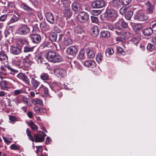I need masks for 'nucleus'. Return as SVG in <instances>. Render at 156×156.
Instances as JSON below:
<instances>
[{
	"label": "nucleus",
	"mask_w": 156,
	"mask_h": 156,
	"mask_svg": "<svg viewBox=\"0 0 156 156\" xmlns=\"http://www.w3.org/2000/svg\"><path fill=\"white\" fill-rule=\"evenodd\" d=\"M64 13L65 16L70 18L72 14V11L70 9V7L69 8H66L63 9Z\"/></svg>",
	"instance_id": "obj_27"
},
{
	"label": "nucleus",
	"mask_w": 156,
	"mask_h": 156,
	"mask_svg": "<svg viewBox=\"0 0 156 156\" xmlns=\"http://www.w3.org/2000/svg\"><path fill=\"white\" fill-rule=\"evenodd\" d=\"M115 32L117 35L121 36L124 40L128 39L130 37V33L128 31L126 30L121 31H115Z\"/></svg>",
	"instance_id": "obj_7"
},
{
	"label": "nucleus",
	"mask_w": 156,
	"mask_h": 156,
	"mask_svg": "<svg viewBox=\"0 0 156 156\" xmlns=\"http://www.w3.org/2000/svg\"><path fill=\"white\" fill-rule=\"evenodd\" d=\"M66 51L68 55L74 56L77 52V50L76 47L72 46L67 48Z\"/></svg>",
	"instance_id": "obj_8"
},
{
	"label": "nucleus",
	"mask_w": 156,
	"mask_h": 156,
	"mask_svg": "<svg viewBox=\"0 0 156 156\" xmlns=\"http://www.w3.org/2000/svg\"><path fill=\"white\" fill-rule=\"evenodd\" d=\"M140 37L139 36H133L131 39V42L134 44H136L139 43Z\"/></svg>",
	"instance_id": "obj_32"
},
{
	"label": "nucleus",
	"mask_w": 156,
	"mask_h": 156,
	"mask_svg": "<svg viewBox=\"0 0 156 156\" xmlns=\"http://www.w3.org/2000/svg\"><path fill=\"white\" fill-rule=\"evenodd\" d=\"M74 32L78 34H81L83 31L82 29L80 27H75L74 29Z\"/></svg>",
	"instance_id": "obj_47"
},
{
	"label": "nucleus",
	"mask_w": 156,
	"mask_h": 156,
	"mask_svg": "<svg viewBox=\"0 0 156 156\" xmlns=\"http://www.w3.org/2000/svg\"><path fill=\"white\" fill-rule=\"evenodd\" d=\"M20 7L23 9L27 11L35 12L34 10L31 8L24 3H22L20 5Z\"/></svg>",
	"instance_id": "obj_22"
},
{
	"label": "nucleus",
	"mask_w": 156,
	"mask_h": 156,
	"mask_svg": "<svg viewBox=\"0 0 156 156\" xmlns=\"http://www.w3.org/2000/svg\"><path fill=\"white\" fill-rule=\"evenodd\" d=\"M70 63L71 66H75L77 65V62L76 60H74L73 59H72L71 60Z\"/></svg>",
	"instance_id": "obj_58"
},
{
	"label": "nucleus",
	"mask_w": 156,
	"mask_h": 156,
	"mask_svg": "<svg viewBox=\"0 0 156 156\" xmlns=\"http://www.w3.org/2000/svg\"><path fill=\"white\" fill-rule=\"evenodd\" d=\"M117 51L118 53L119 54V55H124L125 54V52L120 47H117Z\"/></svg>",
	"instance_id": "obj_49"
},
{
	"label": "nucleus",
	"mask_w": 156,
	"mask_h": 156,
	"mask_svg": "<svg viewBox=\"0 0 156 156\" xmlns=\"http://www.w3.org/2000/svg\"><path fill=\"white\" fill-rule=\"evenodd\" d=\"M110 6L115 9H118L121 6V3L120 0H113L109 3Z\"/></svg>",
	"instance_id": "obj_9"
},
{
	"label": "nucleus",
	"mask_w": 156,
	"mask_h": 156,
	"mask_svg": "<svg viewBox=\"0 0 156 156\" xmlns=\"http://www.w3.org/2000/svg\"><path fill=\"white\" fill-rule=\"evenodd\" d=\"M126 11V9L125 7H122L120 10V13L123 14Z\"/></svg>",
	"instance_id": "obj_59"
},
{
	"label": "nucleus",
	"mask_w": 156,
	"mask_h": 156,
	"mask_svg": "<svg viewBox=\"0 0 156 156\" xmlns=\"http://www.w3.org/2000/svg\"><path fill=\"white\" fill-rule=\"evenodd\" d=\"M30 28L25 25L20 27L17 30L18 33L20 35H25L29 33Z\"/></svg>",
	"instance_id": "obj_4"
},
{
	"label": "nucleus",
	"mask_w": 156,
	"mask_h": 156,
	"mask_svg": "<svg viewBox=\"0 0 156 156\" xmlns=\"http://www.w3.org/2000/svg\"><path fill=\"white\" fill-rule=\"evenodd\" d=\"M28 125L31 127L33 130H37L38 129L37 126L34 122H31V123H29Z\"/></svg>",
	"instance_id": "obj_48"
},
{
	"label": "nucleus",
	"mask_w": 156,
	"mask_h": 156,
	"mask_svg": "<svg viewBox=\"0 0 156 156\" xmlns=\"http://www.w3.org/2000/svg\"><path fill=\"white\" fill-rule=\"evenodd\" d=\"M32 103L34 105L39 104L41 106L43 105L42 101V100L38 98H35L33 99L31 101Z\"/></svg>",
	"instance_id": "obj_30"
},
{
	"label": "nucleus",
	"mask_w": 156,
	"mask_h": 156,
	"mask_svg": "<svg viewBox=\"0 0 156 156\" xmlns=\"http://www.w3.org/2000/svg\"><path fill=\"white\" fill-rule=\"evenodd\" d=\"M7 75V73H3L2 72H0V78L1 79H4L5 78L4 76H5Z\"/></svg>",
	"instance_id": "obj_62"
},
{
	"label": "nucleus",
	"mask_w": 156,
	"mask_h": 156,
	"mask_svg": "<svg viewBox=\"0 0 156 156\" xmlns=\"http://www.w3.org/2000/svg\"><path fill=\"white\" fill-rule=\"evenodd\" d=\"M56 54L55 51H50L46 53L45 56L48 60L51 62Z\"/></svg>",
	"instance_id": "obj_14"
},
{
	"label": "nucleus",
	"mask_w": 156,
	"mask_h": 156,
	"mask_svg": "<svg viewBox=\"0 0 156 156\" xmlns=\"http://www.w3.org/2000/svg\"><path fill=\"white\" fill-rule=\"evenodd\" d=\"M5 66L11 71V73L13 75L15 73H17L18 72V71L17 70H15L9 66L8 65V64H5Z\"/></svg>",
	"instance_id": "obj_38"
},
{
	"label": "nucleus",
	"mask_w": 156,
	"mask_h": 156,
	"mask_svg": "<svg viewBox=\"0 0 156 156\" xmlns=\"http://www.w3.org/2000/svg\"><path fill=\"white\" fill-rule=\"evenodd\" d=\"M115 29H117V31H121L122 29L121 25L120 20H119L118 21L115 23L114 24Z\"/></svg>",
	"instance_id": "obj_36"
},
{
	"label": "nucleus",
	"mask_w": 156,
	"mask_h": 156,
	"mask_svg": "<svg viewBox=\"0 0 156 156\" xmlns=\"http://www.w3.org/2000/svg\"><path fill=\"white\" fill-rule=\"evenodd\" d=\"M36 59L38 63L42 64L43 59L40 55H37L36 56Z\"/></svg>",
	"instance_id": "obj_45"
},
{
	"label": "nucleus",
	"mask_w": 156,
	"mask_h": 156,
	"mask_svg": "<svg viewBox=\"0 0 156 156\" xmlns=\"http://www.w3.org/2000/svg\"><path fill=\"white\" fill-rule=\"evenodd\" d=\"M96 59L98 63L101 62L102 59V56L101 53H98L96 55Z\"/></svg>",
	"instance_id": "obj_43"
},
{
	"label": "nucleus",
	"mask_w": 156,
	"mask_h": 156,
	"mask_svg": "<svg viewBox=\"0 0 156 156\" xmlns=\"http://www.w3.org/2000/svg\"><path fill=\"white\" fill-rule=\"evenodd\" d=\"M114 51L112 48H108L106 50L105 54L107 56L109 57L110 55H112L114 53Z\"/></svg>",
	"instance_id": "obj_37"
},
{
	"label": "nucleus",
	"mask_w": 156,
	"mask_h": 156,
	"mask_svg": "<svg viewBox=\"0 0 156 156\" xmlns=\"http://www.w3.org/2000/svg\"><path fill=\"white\" fill-rule=\"evenodd\" d=\"M34 47H30V46H26L24 47L23 51L25 52H32L34 50Z\"/></svg>",
	"instance_id": "obj_35"
},
{
	"label": "nucleus",
	"mask_w": 156,
	"mask_h": 156,
	"mask_svg": "<svg viewBox=\"0 0 156 156\" xmlns=\"http://www.w3.org/2000/svg\"><path fill=\"white\" fill-rule=\"evenodd\" d=\"M87 54L89 58H92L95 56V54L93 50L88 49L87 50Z\"/></svg>",
	"instance_id": "obj_29"
},
{
	"label": "nucleus",
	"mask_w": 156,
	"mask_h": 156,
	"mask_svg": "<svg viewBox=\"0 0 156 156\" xmlns=\"http://www.w3.org/2000/svg\"><path fill=\"white\" fill-rule=\"evenodd\" d=\"M78 18L79 21L80 22H86L88 19L89 15L87 13L83 11H82L79 13Z\"/></svg>",
	"instance_id": "obj_2"
},
{
	"label": "nucleus",
	"mask_w": 156,
	"mask_h": 156,
	"mask_svg": "<svg viewBox=\"0 0 156 156\" xmlns=\"http://www.w3.org/2000/svg\"><path fill=\"white\" fill-rule=\"evenodd\" d=\"M34 141L37 142H42L44 141V138L40 134H35L34 136Z\"/></svg>",
	"instance_id": "obj_16"
},
{
	"label": "nucleus",
	"mask_w": 156,
	"mask_h": 156,
	"mask_svg": "<svg viewBox=\"0 0 156 156\" xmlns=\"http://www.w3.org/2000/svg\"><path fill=\"white\" fill-rule=\"evenodd\" d=\"M21 61L19 59L17 60V61H13V63L15 64L16 66L19 67H21L22 66V65H21Z\"/></svg>",
	"instance_id": "obj_55"
},
{
	"label": "nucleus",
	"mask_w": 156,
	"mask_h": 156,
	"mask_svg": "<svg viewBox=\"0 0 156 156\" xmlns=\"http://www.w3.org/2000/svg\"><path fill=\"white\" fill-rule=\"evenodd\" d=\"M9 119L12 122H15L17 121L16 118L13 115H10L9 117Z\"/></svg>",
	"instance_id": "obj_61"
},
{
	"label": "nucleus",
	"mask_w": 156,
	"mask_h": 156,
	"mask_svg": "<svg viewBox=\"0 0 156 156\" xmlns=\"http://www.w3.org/2000/svg\"><path fill=\"white\" fill-rule=\"evenodd\" d=\"M58 35L55 32H52L49 35L50 40L52 41H56L57 40Z\"/></svg>",
	"instance_id": "obj_28"
},
{
	"label": "nucleus",
	"mask_w": 156,
	"mask_h": 156,
	"mask_svg": "<svg viewBox=\"0 0 156 156\" xmlns=\"http://www.w3.org/2000/svg\"><path fill=\"white\" fill-rule=\"evenodd\" d=\"M19 41L23 45H28L29 44L27 41L24 38L19 39Z\"/></svg>",
	"instance_id": "obj_46"
},
{
	"label": "nucleus",
	"mask_w": 156,
	"mask_h": 156,
	"mask_svg": "<svg viewBox=\"0 0 156 156\" xmlns=\"http://www.w3.org/2000/svg\"><path fill=\"white\" fill-rule=\"evenodd\" d=\"M85 57V51L83 49H81L80 51L78 58L80 59H83Z\"/></svg>",
	"instance_id": "obj_40"
},
{
	"label": "nucleus",
	"mask_w": 156,
	"mask_h": 156,
	"mask_svg": "<svg viewBox=\"0 0 156 156\" xmlns=\"http://www.w3.org/2000/svg\"><path fill=\"white\" fill-rule=\"evenodd\" d=\"M94 15L98 16L101 13V11L100 10H94L93 11Z\"/></svg>",
	"instance_id": "obj_60"
},
{
	"label": "nucleus",
	"mask_w": 156,
	"mask_h": 156,
	"mask_svg": "<svg viewBox=\"0 0 156 156\" xmlns=\"http://www.w3.org/2000/svg\"><path fill=\"white\" fill-rule=\"evenodd\" d=\"M26 132L27 135L29 137V139L32 141H34V139L31 136L30 131L28 128L26 130Z\"/></svg>",
	"instance_id": "obj_50"
},
{
	"label": "nucleus",
	"mask_w": 156,
	"mask_h": 156,
	"mask_svg": "<svg viewBox=\"0 0 156 156\" xmlns=\"http://www.w3.org/2000/svg\"><path fill=\"white\" fill-rule=\"evenodd\" d=\"M105 5L104 0H96L92 2V6L94 8H101L103 7Z\"/></svg>",
	"instance_id": "obj_3"
},
{
	"label": "nucleus",
	"mask_w": 156,
	"mask_h": 156,
	"mask_svg": "<svg viewBox=\"0 0 156 156\" xmlns=\"http://www.w3.org/2000/svg\"><path fill=\"white\" fill-rule=\"evenodd\" d=\"M153 30L151 28H147L144 29L142 31L143 34L146 36L151 35L153 33Z\"/></svg>",
	"instance_id": "obj_21"
},
{
	"label": "nucleus",
	"mask_w": 156,
	"mask_h": 156,
	"mask_svg": "<svg viewBox=\"0 0 156 156\" xmlns=\"http://www.w3.org/2000/svg\"><path fill=\"white\" fill-rule=\"evenodd\" d=\"M133 15V12L132 11H129L126 12L125 14L126 18L128 20H130Z\"/></svg>",
	"instance_id": "obj_41"
},
{
	"label": "nucleus",
	"mask_w": 156,
	"mask_h": 156,
	"mask_svg": "<svg viewBox=\"0 0 156 156\" xmlns=\"http://www.w3.org/2000/svg\"><path fill=\"white\" fill-rule=\"evenodd\" d=\"M84 65L90 68H93L96 66L95 62L91 60L86 61L84 63Z\"/></svg>",
	"instance_id": "obj_19"
},
{
	"label": "nucleus",
	"mask_w": 156,
	"mask_h": 156,
	"mask_svg": "<svg viewBox=\"0 0 156 156\" xmlns=\"http://www.w3.org/2000/svg\"><path fill=\"white\" fill-rule=\"evenodd\" d=\"M72 7V9L75 12L80 11L81 9L80 4L76 2H74L73 3Z\"/></svg>",
	"instance_id": "obj_18"
},
{
	"label": "nucleus",
	"mask_w": 156,
	"mask_h": 156,
	"mask_svg": "<svg viewBox=\"0 0 156 156\" xmlns=\"http://www.w3.org/2000/svg\"><path fill=\"white\" fill-rule=\"evenodd\" d=\"M151 42L154 45H156V36H153L152 37Z\"/></svg>",
	"instance_id": "obj_63"
},
{
	"label": "nucleus",
	"mask_w": 156,
	"mask_h": 156,
	"mask_svg": "<svg viewBox=\"0 0 156 156\" xmlns=\"http://www.w3.org/2000/svg\"><path fill=\"white\" fill-rule=\"evenodd\" d=\"M61 3L62 5L63 9L69 8L70 7V4L67 0H61Z\"/></svg>",
	"instance_id": "obj_26"
},
{
	"label": "nucleus",
	"mask_w": 156,
	"mask_h": 156,
	"mask_svg": "<svg viewBox=\"0 0 156 156\" xmlns=\"http://www.w3.org/2000/svg\"><path fill=\"white\" fill-rule=\"evenodd\" d=\"M108 29L111 30H112L115 29L114 27L112 24L108 23L107 25Z\"/></svg>",
	"instance_id": "obj_64"
},
{
	"label": "nucleus",
	"mask_w": 156,
	"mask_h": 156,
	"mask_svg": "<svg viewBox=\"0 0 156 156\" xmlns=\"http://www.w3.org/2000/svg\"><path fill=\"white\" fill-rule=\"evenodd\" d=\"M155 48L154 44H148L147 46V49L148 50L152 51Z\"/></svg>",
	"instance_id": "obj_51"
},
{
	"label": "nucleus",
	"mask_w": 156,
	"mask_h": 156,
	"mask_svg": "<svg viewBox=\"0 0 156 156\" xmlns=\"http://www.w3.org/2000/svg\"><path fill=\"white\" fill-rule=\"evenodd\" d=\"M119 20L122 28H126L128 27L127 23H126L122 19H120Z\"/></svg>",
	"instance_id": "obj_42"
},
{
	"label": "nucleus",
	"mask_w": 156,
	"mask_h": 156,
	"mask_svg": "<svg viewBox=\"0 0 156 156\" xmlns=\"http://www.w3.org/2000/svg\"><path fill=\"white\" fill-rule=\"evenodd\" d=\"M52 60L53 61H51V62L54 63L59 62H62L63 61V59L60 55L56 54Z\"/></svg>",
	"instance_id": "obj_25"
},
{
	"label": "nucleus",
	"mask_w": 156,
	"mask_h": 156,
	"mask_svg": "<svg viewBox=\"0 0 156 156\" xmlns=\"http://www.w3.org/2000/svg\"><path fill=\"white\" fill-rule=\"evenodd\" d=\"M134 28L136 30H142L143 28V27L141 24H136L135 25Z\"/></svg>",
	"instance_id": "obj_52"
},
{
	"label": "nucleus",
	"mask_w": 156,
	"mask_h": 156,
	"mask_svg": "<svg viewBox=\"0 0 156 156\" xmlns=\"http://www.w3.org/2000/svg\"><path fill=\"white\" fill-rule=\"evenodd\" d=\"M7 85V82L6 81H2L0 83V86L3 90H6L8 88Z\"/></svg>",
	"instance_id": "obj_34"
},
{
	"label": "nucleus",
	"mask_w": 156,
	"mask_h": 156,
	"mask_svg": "<svg viewBox=\"0 0 156 156\" xmlns=\"http://www.w3.org/2000/svg\"><path fill=\"white\" fill-rule=\"evenodd\" d=\"M132 0H122L121 2V4L126 5L130 3Z\"/></svg>",
	"instance_id": "obj_53"
},
{
	"label": "nucleus",
	"mask_w": 156,
	"mask_h": 156,
	"mask_svg": "<svg viewBox=\"0 0 156 156\" xmlns=\"http://www.w3.org/2000/svg\"><path fill=\"white\" fill-rule=\"evenodd\" d=\"M107 17L111 21H114L117 17V11L113 9H110L107 12Z\"/></svg>",
	"instance_id": "obj_1"
},
{
	"label": "nucleus",
	"mask_w": 156,
	"mask_h": 156,
	"mask_svg": "<svg viewBox=\"0 0 156 156\" xmlns=\"http://www.w3.org/2000/svg\"><path fill=\"white\" fill-rule=\"evenodd\" d=\"M147 8L146 12L148 14H152L154 13V6L149 1L145 3Z\"/></svg>",
	"instance_id": "obj_13"
},
{
	"label": "nucleus",
	"mask_w": 156,
	"mask_h": 156,
	"mask_svg": "<svg viewBox=\"0 0 156 156\" xmlns=\"http://www.w3.org/2000/svg\"><path fill=\"white\" fill-rule=\"evenodd\" d=\"M40 27L42 30H47L46 23L44 21H42L41 23Z\"/></svg>",
	"instance_id": "obj_39"
},
{
	"label": "nucleus",
	"mask_w": 156,
	"mask_h": 156,
	"mask_svg": "<svg viewBox=\"0 0 156 156\" xmlns=\"http://www.w3.org/2000/svg\"><path fill=\"white\" fill-rule=\"evenodd\" d=\"M19 20V18L15 16H12L10 20L8 22V25H9L11 23L17 21Z\"/></svg>",
	"instance_id": "obj_31"
},
{
	"label": "nucleus",
	"mask_w": 156,
	"mask_h": 156,
	"mask_svg": "<svg viewBox=\"0 0 156 156\" xmlns=\"http://www.w3.org/2000/svg\"><path fill=\"white\" fill-rule=\"evenodd\" d=\"M45 16L47 20L49 23L53 24L54 23V18L52 13L50 12H47L45 14Z\"/></svg>",
	"instance_id": "obj_17"
},
{
	"label": "nucleus",
	"mask_w": 156,
	"mask_h": 156,
	"mask_svg": "<svg viewBox=\"0 0 156 156\" xmlns=\"http://www.w3.org/2000/svg\"><path fill=\"white\" fill-rule=\"evenodd\" d=\"M43 108L41 107H39L37 106H35L34 108V110L37 113H40L41 111H43Z\"/></svg>",
	"instance_id": "obj_54"
},
{
	"label": "nucleus",
	"mask_w": 156,
	"mask_h": 156,
	"mask_svg": "<svg viewBox=\"0 0 156 156\" xmlns=\"http://www.w3.org/2000/svg\"><path fill=\"white\" fill-rule=\"evenodd\" d=\"M17 77L19 79L22 80L27 85H30V80L24 73H20L17 75Z\"/></svg>",
	"instance_id": "obj_5"
},
{
	"label": "nucleus",
	"mask_w": 156,
	"mask_h": 156,
	"mask_svg": "<svg viewBox=\"0 0 156 156\" xmlns=\"http://www.w3.org/2000/svg\"><path fill=\"white\" fill-rule=\"evenodd\" d=\"M40 77L44 80H47L49 78V76L47 73H42L41 74Z\"/></svg>",
	"instance_id": "obj_44"
},
{
	"label": "nucleus",
	"mask_w": 156,
	"mask_h": 156,
	"mask_svg": "<svg viewBox=\"0 0 156 156\" xmlns=\"http://www.w3.org/2000/svg\"><path fill=\"white\" fill-rule=\"evenodd\" d=\"M31 87L34 89H35L40 87L41 83L35 79L34 77H32L31 80Z\"/></svg>",
	"instance_id": "obj_11"
},
{
	"label": "nucleus",
	"mask_w": 156,
	"mask_h": 156,
	"mask_svg": "<svg viewBox=\"0 0 156 156\" xmlns=\"http://www.w3.org/2000/svg\"><path fill=\"white\" fill-rule=\"evenodd\" d=\"M134 19L139 21H143L147 20L148 17L143 13L138 12L135 15Z\"/></svg>",
	"instance_id": "obj_12"
},
{
	"label": "nucleus",
	"mask_w": 156,
	"mask_h": 156,
	"mask_svg": "<svg viewBox=\"0 0 156 156\" xmlns=\"http://www.w3.org/2000/svg\"><path fill=\"white\" fill-rule=\"evenodd\" d=\"M54 72L58 77H63L65 76L66 75V72L64 69L58 68L55 69L54 70Z\"/></svg>",
	"instance_id": "obj_10"
},
{
	"label": "nucleus",
	"mask_w": 156,
	"mask_h": 156,
	"mask_svg": "<svg viewBox=\"0 0 156 156\" xmlns=\"http://www.w3.org/2000/svg\"><path fill=\"white\" fill-rule=\"evenodd\" d=\"M8 57L3 52H0V62L5 65L8 64Z\"/></svg>",
	"instance_id": "obj_15"
},
{
	"label": "nucleus",
	"mask_w": 156,
	"mask_h": 156,
	"mask_svg": "<svg viewBox=\"0 0 156 156\" xmlns=\"http://www.w3.org/2000/svg\"><path fill=\"white\" fill-rule=\"evenodd\" d=\"M19 146L18 145L12 144L10 146L11 149L13 150H17L19 148Z\"/></svg>",
	"instance_id": "obj_57"
},
{
	"label": "nucleus",
	"mask_w": 156,
	"mask_h": 156,
	"mask_svg": "<svg viewBox=\"0 0 156 156\" xmlns=\"http://www.w3.org/2000/svg\"><path fill=\"white\" fill-rule=\"evenodd\" d=\"M30 37L32 42L35 44H39L41 40L40 35L37 34H31L30 35Z\"/></svg>",
	"instance_id": "obj_6"
},
{
	"label": "nucleus",
	"mask_w": 156,
	"mask_h": 156,
	"mask_svg": "<svg viewBox=\"0 0 156 156\" xmlns=\"http://www.w3.org/2000/svg\"><path fill=\"white\" fill-rule=\"evenodd\" d=\"M21 49L15 47H11L10 48V52L14 55H18L21 52Z\"/></svg>",
	"instance_id": "obj_23"
},
{
	"label": "nucleus",
	"mask_w": 156,
	"mask_h": 156,
	"mask_svg": "<svg viewBox=\"0 0 156 156\" xmlns=\"http://www.w3.org/2000/svg\"><path fill=\"white\" fill-rule=\"evenodd\" d=\"M90 33L93 37L97 36L99 34V30L98 27L94 26L91 29Z\"/></svg>",
	"instance_id": "obj_20"
},
{
	"label": "nucleus",
	"mask_w": 156,
	"mask_h": 156,
	"mask_svg": "<svg viewBox=\"0 0 156 156\" xmlns=\"http://www.w3.org/2000/svg\"><path fill=\"white\" fill-rule=\"evenodd\" d=\"M110 32L106 30H102L100 33V37L105 38H108L110 37Z\"/></svg>",
	"instance_id": "obj_24"
},
{
	"label": "nucleus",
	"mask_w": 156,
	"mask_h": 156,
	"mask_svg": "<svg viewBox=\"0 0 156 156\" xmlns=\"http://www.w3.org/2000/svg\"><path fill=\"white\" fill-rule=\"evenodd\" d=\"M73 43L72 41L67 37H65L64 41V44L66 46L71 45Z\"/></svg>",
	"instance_id": "obj_33"
},
{
	"label": "nucleus",
	"mask_w": 156,
	"mask_h": 156,
	"mask_svg": "<svg viewBox=\"0 0 156 156\" xmlns=\"http://www.w3.org/2000/svg\"><path fill=\"white\" fill-rule=\"evenodd\" d=\"M91 18L92 22L93 23H97L98 22V20L97 17L94 16H91Z\"/></svg>",
	"instance_id": "obj_56"
}]
</instances>
